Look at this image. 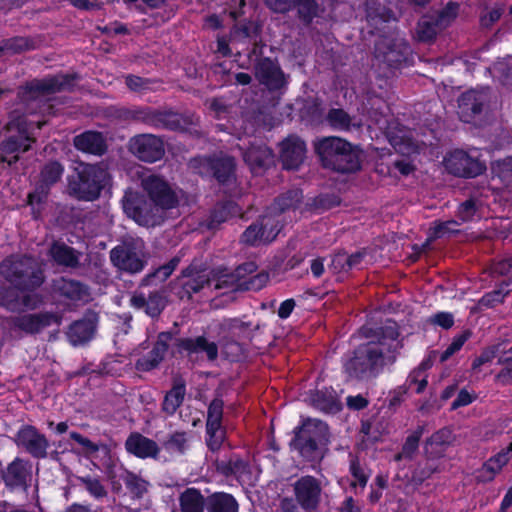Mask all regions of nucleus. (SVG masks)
<instances>
[{
	"label": "nucleus",
	"instance_id": "obj_1",
	"mask_svg": "<svg viewBox=\"0 0 512 512\" xmlns=\"http://www.w3.org/2000/svg\"><path fill=\"white\" fill-rule=\"evenodd\" d=\"M394 322L378 328L372 339L361 343L343 361L345 373L359 380H370L396 361L401 346Z\"/></svg>",
	"mask_w": 512,
	"mask_h": 512
},
{
	"label": "nucleus",
	"instance_id": "obj_2",
	"mask_svg": "<svg viewBox=\"0 0 512 512\" xmlns=\"http://www.w3.org/2000/svg\"><path fill=\"white\" fill-rule=\"evenodd\" d=\"M142 186L150 201L137 193L126 192L122 200L123 210L140 225H158L164 220L165 211L176 207L178 196L165 180L155 175L143 178Z\"/></svg>",
	"mask_w": 512,
	"mask_h": 512
},
{
	"label": "nucleus",
	"instance_id": "obj_3",
	"mask_svg": "<svg viewBox=\"0 0 512 512\" xmlns=\"http://www.w3.org/2000/svg\"><path fill=\"white\" fill-rule=\"evenodd\" d=\"M316 152L323 164L333 170L350 173L360 168V153L346 140L330 136L316 144Z\"/></svg>",
	"mask_w": 512,
	"mask_h": 512
},
{
	"label": "nucleus",
	"instance_id": "obj_4",
	"mask_svg": "<svg viewBox=\"0 0 512 512\" xmlns=\"http://www.w3.org/2000/svg\"><path fill=\"white\" fill-rule=\"evenodd\" d=\"M0 274L20 289H31L43 283L38 261L27 256H11L0 264Z\"/></svg>",
	"mask_w": 512,
	"mask_h": 512
},
{
	"label": "nucleus",
	"instance_id": "obj_5",
	"mask_svg": "<svg viewBox=\"0 0 512 512\" xmlns=\"http://www.w3.org/2000/svg\"><path fill=\"white\" fill-rule=\"evenodd\" d=\"M77 174L78 181L71 184V190L77 198L87 201L98 198L110 178L103 165L80 164Z\"/></svg>",
	"mask_w": 512,
	"mask_h": 512
},
{
	"label": "nucleus",
	"instance_id": "obj_6",
	"mask_svg": "<svg viewBox=\"0 0 512 512\" xmlns=\"http://www.w3.org/2000/svg\"><path fill=\"white\" fill-rule=\"evenodd\" d=\"M72 78L68 75H59L42 80H33L21 92V99L27 106L28 113H35L40 109L39 104L47 100V96L69 89Z\"/></svg>",
	"mask_w": 512,
	"mask_h": 512
},
{
	"label": "nucleus",
	"instance_id": "obj_7",
	"mask_svg": "<svg viewBox=\"0 0 512 512\" xmlns=\"http://www.w3.org/2000/svg\"><path fill=\"white\" fill-rule=\"evenodd\" d=\"M110 258L120 270L132 274L139 273L146 264L144 243L139 239L126 241L111 250Z\"/></svg>",
	"mask_w": 512,
	"mask_h": 512
},
{
	"label": "nucleus",
	"instance_id": "obj_8",
	"mask_svg": "<svg viewBox=\"0 0 512 512\" xmlns=\"http://www.w3.org/2000/svg\"><path fill=\"white\" fill-rule=\"evenodd\" d=\"M182 277L187 278V280L182 283V297L186 295L190 298L193 293H198L205 287L210 288L213 286L214 290L226 289L229 291H234L236 287L234 278L228 274L210 279L205 272H194L193 269L188 268L182 272Z\"/></svg>",
	"mask_w": 512,
	"mask_h": 512
},
{
	"label": "nucleus",
	"instance_id": "obj_9",
	"mask_svg": "<svg viewBox=\"0 0 512 512\" xmlns=\"http://www.w3.org/2000/svg\"><path fill=\"white\" fill-rule=\"evenodd\" d=\"M191 168L200 175H213L220 182L228 181L233 175L235 163L230 156L197 157L191 163Z\"/></svg>",
	"mask_w": 512,
	"mask_h": 512
},
{
	"label": "nucleus",
	"instance_id": "obj_10",
	"mask_svg": "<svg viewBox=\"0 0 512 512\" xmlns=\"http://www.w3.org/2000/svg\"><path fill=\"white\" fill-rule=\"evenodd\" d=\"M63 172L64 168L58 162H50L43 168L38 186L34 192L28 195V203L32 206V212L35 218L40 214V209L37 208V206L45 201L49 187L61 178Z\"/></svg>",
	"mask_w": 512,
	"mask_h": 512
},
{
	"label": "nucleus",
	"instance_id": "obj_11",
	"mask_svg": "<svg viewBox=\"0 0 512 512\" xmlns=\"http://www.w3.org/2000/svg\"><path fill=\"white\" fill-rule=\"evenodd\" d=\"M129 150L137 158L145 162H156L165 153L163 141L152 134H141L131 138Z\"/></svg>",
	"mask_w": 512,
	"mask_h": 512
},
{
	"label": "nucleus",
	"instance_id": "obj_12",
	"mask_svg": "<svg viewBox=\"0 0 512 512\" xmlns=\"http://www.w3.org/2000/svg\"><path fill=\"white\" fill-rule=\"evenodd\" d=\"M280 232L279 220L274 215L263 216L259 223L250 225L242 234V242L259 245L273 241Z\"/></svg>",
	"mask_w": 512,
	"mask_h": 512
},
{
	"label": "nucleus",
	"instance_id": "obj_13",
	"mask_svg": "<svg viewBox=\"0 0 512 512\" xmlns=\"http://www.w3.org/2000/svg\"><path fill=\"white\" fill-rule=\"evenodd\" d=\"M294 495L297 503L305 511H312L317 508L321 500L322 487L320 482L313 476H303L295 481L293 485Z\"/></svg>",
	"mask_w": 512,
	"mask_h": 512
},
{
	"label": "nucleus",
	"instance_id": "obj_14",
	"mask_svg": "<svg viewBox=\"0 0 512 512\" xmlns=\"http://www.w3.org/2000/svg\"><path fill=\"white\" fill-rule=\"evenodd\" d=\"M444 162L449 173L461 177H476L485 170L482 162L462 150L451 152Z\"/></svg>",
	"mask_w": 512,
	"mask_h": 512
},
{
	"label": "nucleus",
	"instance_id": "obj_15",
	"mask_svg": "<svg viewBox=\"0 0 512 512\" xmlns=\"http://www.w3.org/2000/svg\"><path fill=\"white\" fill-rule=\"evenodd\" d=\"M32 123H27L24 118L13 119L8 124V130H17V136L8 137L1 145L2 152L5 155L25 152L29 149L32 142Z\"/></svg>",
	"mask_w": 512,
	"mask_h": 512
},
{
	"label": "nucleus",
	"instance_id": "obj_16",
	"mask_svg": "<svg viewBox=\"0 0 512 512\" xmlns=\"http://www.w3.org/2000/svg\"><path fill=\"white\" fill-rule=\"evenodd\" d=\"M15 442L35 458H45L49 442L35 427L23 426L16 434Z\"/></svg>",
	"mask_w": 512,
	"mask_h": 512
},
{
	"label": "nucleus",
	"instance_id": "obj_17",
	"mask_svg": "<svg viewBox=\"0 0 512 512\" xmlns=\"http://www.w3.org/2000/svg\"><path fill=\"white\" fill-rule=\"evenodd\" d=\"M32 478V465L22 458H15L4 471L1 479L7 488L26 490Z\"/></svg>",
	"mask_w": 512,
	"mask_h": 512
},
{
	"label": "nucleus",
	"instance_id": "obj_18",
	"mask_svg": "<svg viewBox=\"0 0 512 512\" xmlns=\"http://www.w3.org/2000/svg\"><path fill=\"white\" fill-rule=\"evenodd\" d=\"M61 317L53 312H40L36 314L19 315L11 320L14 328L19 329L27 334L38 333L46 327L53 324L59 325Z\"/></svg>",
	"mask_w": 512,
	"mask_h": 512
},
{
	"label": "nucleus",
	"instance_id": "obj_19",
	"mask_svg": "<svg viewBox=\"0 0 512 512\" xmlns=\"http://www.w3.org/2000/svg\"><path fill=\"white\" fill-rule=\"evenodd\" d=\"M305 142L297 136H289L280 144V158L286 169H296L304 161Z\"/></svg>",
	"mask_w": 512,
	"mask_h": 512
},
{
	"label": "nucleus",
	"instance_id": "obj_20",
	"mask_svg": "<svg viewBox=\"0 0 512 512\" xmlns=\"http://www.w3.org/2000/svg\"><path fill=\"white\" fill-rule=\"evenodd\" d=\"M95 331L96 316L94 314H89L72 323L66 332V336L73 346H78L90 341L93 338Z\"/></svg>",
	"mask_w": 512,
	"mask_h": 512
},
{
	"label": "nucleus",
	"instance_id": "obj_21",
	"mask_svg": "<svg viewBox=\"0 0 512 512\" xmlns=\"http://www.w3.org/2000/svg\"><path fill=\"white\" fill-rule=\"evenodd\" d=\"M257 79L269 89H278L284 84V76L279 66L272 60H260L255 67Z\"/></svg>",
	"mask_w": 512,
	"mask_h": 512
},
{
	"label": "nucleus",
	"instance_id": "obj_22",
	"mask_svg": "<svg viewBox=\"0 0 512 512\" xmlns=\"http://www.w3.org/2000/svg\"><path fill=\"white\" fill-rule=\"evenodd\" d=\"M42 302L43 298L38 293H29L20 299L13 289L0 291V304L12 311L21 308L33 310L38 308Z\"/></svg>",
	"mask_w": 512,
	"mask_h": 512
},
{
	"label": "nucleus",
	"instance_id": "obj_23",
	"mask_svg": "<svg viewBox=\"0 0 512 512\" xmlns=\"http://www.w3.org/2000/svg\"><path fill=\"white\" fill-rule=\"evenodd\" d=\"M217 469L227 476L234 475L242 485H253L256 481L250 466L237 457L218 463Z\"/></svg>",
	"mask_w": 512,
	"mask_h": 512
},
{
	"label": "nucleus",
	"instance_id": "obj_24",
	"mask_svg": "<svg viewBox=\"0 0 512 512\" xmlns=\"http://www.w3.org/2000/svg\"><path fill=\"white\" fill-rule=\"evenodd\" d=\"M137 119L155 127H165L171 130L183 128V118L178 113L173 112H156V111H141L136 116Z\"/></svg>",
	"mask_w": 512,
	"mask_h": 512
},
{
	"label": "nucleus",
	"instance_id": "obj_25",
	"mask_svg": "<svg viewBox=\"0 0 512 512\" xmlns=\"http://www.w3.org/2000/svg\"><path fill=\"white\" fill-rule=\"evenodd\" d=\"M125 447L129 453L139 458H157L160 451L157 443L139 433L131 434L126 440Z\"/></svg>",
	"mask_w": 512,
	"mask_h": 512
},
{
	"label": "nucleus",
	"instance_id": "obj_26",
	"mask_svg": "<svg viewBox=\"0 0 512 512\" xmlns=\"http://www.w3.org/2000/svg\"><path fill=\"white\" fill-rule=\"evenodd\" d=\"M377 123L380 125L381 129L387 130L389 141L397 152L403 155H410L418 151L419 145L412 139L409 131L404 128L394 131L393 127L390 125L386 127L378 121Z\"/></svg>",
	"mask_w": 512,
	"mask_h": 512
},
{
	"label": "nucleus",
	"instance_id": "obj_27",
	"mask_svg": "<svg viewBox=\"0 0 512 512\" xmlns=\"http://www.w3.org/2000/svg\"><path fill=\"white\" fill-rule=\"evenodd\" d=\"M180 348L189 356L205 354L210 361H214L218 357V347L216 343L209 341L204 336L183 339L180 342Z\"/></svg>",
	"mask_w": 512,
	"mask_h": 512
},
{
	"label": "nucleus",
	"instance_id": "obj_28",
	"mask_svg": "<svg viewBox=\"0 0 512 512\" xmlns=\"http://www.w3.org/2000/svg\"><path fill=\"white\" fill-rule=\"evenodd\" d=\"M53 291L71 301H87L88 288L78 281L59 278L53 283Z\"/></svg>",
	"mask_w": 512,
	"mask_h": 512
},
{
	"label": "nucleus",
	"instance_id": "obj_29",
	"mask_svg": "<svg viewBox=\"0 0 512 512\" xmlns=\"http://www.w3.org/2000/svg\"><path fill=\"white\" fill-rule=\"evenodd\" d=\"M243 157L254 173L269 167L274 162L272 151L264 144H253L247 151H245Z\"/></svg>",
	"mask_w": 512,
	"mask_h": 512
},
{
	"label": "nucleus",
	"instance_id": "obj_30",
	"mask_svg": "<svg viewBox=\"0 0 512 512\" xmlns=\"http://www.w3.org/2000/svg\"><path fill=\"white\" fill-rule=\"evenodd\" d=\"M328 426L321 420L308 419L295 431V435L325 446L328 442Z\"/></svg>",
	"mask_w": 512,
	"mask_h": 512
},
{
	"label": "nucleus",
	"instance_id": "obj_31",
	"mask_svg": "<svg viewBox=\"0 0 512 512\" xmlns=\"http://www.w3.org/2000/svg\"><path fill=\"white\" fill-rule=\"evenodd\" d=\"M74 145L78 150L95 155H101L106 150V142L103 135L94 131H87L76 136Z\"/></svg>",
	"mask_w": 512,
	"mask_h": 512
},
{
	"label": "nucleus",
	"instance_id": "obj_32",
	"mask_svg": "<svg viewBox=\"0 0 512 512\" xmlns=\"http://www.w3.org/2000/svg\"><path fill=\"white\" fill-rule=\"evenodd\" d=\"M167 339V335L161 334L151 352L147 356L137 360L136 368L140 371H149L155 368L162 361L167 352Z\"/></svg>",
	"mask_w": 512,
	"mask_h": 512
},
{
	"label": "nucleus",
	"instance_id": "obj_33",
	"mask_svg": "<svg viewBox=\"0 0 512 512\" xmlns=\"http://www.w3.org/2000/svg\"><path fill=\"white\" fill-rule=\"evenodd\" d=\"M329 125L339 131L358 130L362 126L361 119L351 117L343 109H331L327 115Z\"/></svg>",
	"mask_w": 512,
	"mask_h": 512
},
{
	"label": "nucleus",
	"instance_id": "obj_34",
	"mask_svg": "<svg viewBox=\"0 0 512 512\" xmlns=\"http://www.w3.org/2000/svg\"><path fill=\"white\" fill-rule=\"evenodd\" d=\"M512 452V443L506 450H502L491 457L482 467L479 478L482 481H491L495 475L501 471L509 460V454Z\"/></svg>",
	"mask_w": 512,
	"mask_h": 512
},
{
	"label": "nucleus",
	"instance_id": "obj_35",
	"mask_svg": "<svg viewBox=\"0 0 512 512\" xmlns=\"http://www.w3.org/2000/svg\"><path fill=\"white\" fill-rule=\"evenodd\" d=\"M121 479L132 498H143L151 488V483L147 479L134 472L125 471Z\"/></svg>",
	"mask_w": 512,
	"mask_h": 512
},
{
	"label": "nucleus",
	"instance_id": "obj_36",
	"mask_svg": "<svg viewBox=\"0 0 512 512\" xmlns=\"http://www.w3.org/2000/svg\"><path fill=\"white\" fill-rule=\"evenodd\" d=\"M290 445L307 461H319L324 456L323 445L306 440L297 435H295Z\"/></svg>",
	"mask_w": 512,
	"mask_h": 512
},
{
	"label": "nucleus",
	"instance_id": "obj_37",
	"mask_svg": "<svg viewBox=\"0 0 512 512\" xmlns=\"http://www.w3.org/2000/svg\"><path fill=\"white\" fill-rule=\"evenodd\" d=\"M309 401L315 408L326 413L337 412L340 409L337 397L333 390H321L311 393Z\"/></svg>",
	"mask_w": 512,
	"mask_h": 512
},
{
	"label": "nucleus",
	"instance_id": "obj_38",
	"mask_svg": "<svg viewBox=\"0 0 512 512\" xmlns=\"http://www.w3.org/2000/svg\"><path fill=\"white\" fill-rule=\"evenodd\" d=\"M206 508L208 512H237L238 504L231 495L216 493L208 498Z\"/></svg>",
	"mask_w": 512,
	"mask_h": 512
},
{
	"label": "nucleus",
	"instance_id": "obj_39",
	"mask_svg": "<svg viewBox=\"0 0 512 512\" xmlns=\"http://www.w3.org/2000/svg\"><path fill=\"white\" fill-rule=\"evenodd\" d=\"M179 500L182 512H203L206 505L204 497L194 488L186 489Z\"/></svg>",
	"mask_w": 512,
	"mask_h": 512
},
{
	"label": "nucleus",
	"instance_id": "obj_40",
	"mask_svg": "<svg viewBox=\"0 0 512 512\" xmlns=\"http://www.w3.org/2000/svg\"><path fill=\"white\" fill-rule=\"evenodd\" d=\"M50 255L57 264L63 266L75 267L79 262L78 254L65 244L54 243L50 249Z\"/></svg>",
	"mask_w": 512,
	"mask_h": 512
},
{
	"label": "nucleus",
	"instance_id": "obj_41",
	"mask_svg": "<svg viewBox=\"0 0 512 512\" xmlns=\"http://www.w3.org/2000/svg\"><path fill=\"white\" fill-rule=\"evenodd\" d=\"M402 46H405L402 42L391 46L387 38L380 39L375 45L376 56L382 58L389 65H393L400 61L399 52Z\"/></svg>",
	"mask_w": 512,
	"mask_h": 512
},
{
	"label": "nucleus",
	"instance_id": "obj_42",
	"mask_svg": "<svg viewBox=\"0 0 512 512\" xmlns=\"http://www.w3.org/2000/svg\"><path fill=\"white\" fill-rule=\"evenodd\" d=\"M484 96L474 90L465 92L459 99V107L462 113L478 114L482 110Z\"/></svg>",
	"mask_w": 512,
	"mask_h": 512
},
{
	"label": "nucleus",
	"instance_id": "obj_43",
	"mask_svg": "<svg viewBox=\"0 0 512 512\" xmlns=\"http://www.w3.org/2000/svg\"><path fill=\"white\" fill-rule=\"evenodd\" d=\"M184 396L185 386L183 384L174 385L165 396L163 401V410L169 415L174 414L183 402Z\"/></svg>",
	"mask_w": 512,
	"mask_h": 512
},
{
	"label": "nucleus",
	"instance_id": "obj_44",
	"mask_svg": "<svg viewBox=\"0 0 512 512\" xmlns=\"http://www.w3.org/2000/svg\"><path fill=\"white\" fill-rule=\"evenodd\" d=\"M302 199V193L299 190H291L280 196L274 203L272 213H282L285 210L294 209Z\"/></svg>",
	"mask_w": 512,
	"mask_h": 512
},
{
	"label": "nucleus",
	"instance_id": "obj_45",
	"mask_svg": "<svg viewBox=\"0 0 512 512\" xmlns=\"http://www.w3.org/2000/svg\"><path fill=\"white\" fill-rule=\"evenodd\" d=\"M75 479L83 485L91 497L99 500L107 496V490L98 478L88 475L76 476Z\"/></svg>",
	"mask_w": 512,
	"mask_h": 512
},
{
	"label": "nucleus",
	"instance_id": "obj_46",
	"mask_svg": "<svg viewBox=\"0 0 512 512\" xmlns=\"http://www.w3.org/2000/svg\"><path fill=\"white\" fill-rule=\"evenodd\" d=\"M180 259L178 257L172 258L167 264L160 266L153 273L148 274L143 280V285H149L154 280L158 282L165 281L178 266Z\"/></svg>",
	"mask_w": 512,
	"mask_h": 512
},
{
	"label": "nucleus",
	"instance_id": "obj_47",
	"mask_svg": "<svg viewBox=\"0 0 512 512\" xmlns=\"http://www.w3.org/2000/svg\"><path fill=\"white\" fill-rule=\"evenodd\" d=\"M440 31V28L435 23L434 17H423L417 26V36L421 41L432 40Z\"/></svg>",
	"mask_w": 512,
	"mask_h": 512
},
{
	"label": "nucleus",
	"instance_id": "obj_48",
	"mask_svg": "<svg viewBox=\"0 0 512 512\" xmlns=\"http://www.w3.org/2000/svg\"><path fill=\"white\" fill-rule=\"evenodd\" d=\"M459 225L456 220L434 222V225L430 228L429 239L449 237L459 231L457 228Z\"/></svg>",
	"mask_w": 512,
	"mask_h": 512
},
{
	"label": "nucleus",
	"instance_id": "obj_49",
	"mask_svg": "<svg viewBox=\"0 0 512 512\" xmlns=\"http://www.w3.org/2000/svg\"><path fill=\"white\" fill-rule=\"evenodd\" d=\"M492 172L506 186L512 185V158L493 162Z\"/></svg>",
	"mask_w": 512,
	"mask_h": 512
},
{
	"label": "nucleus",
	"instance_id": "obj_50",
	"mask_svg": "<svg viewBox=\"0 0 512 512\" xmlns=\"http://www.w3.org/2000/svg\"><path fill=\"white\" fill-rule=\"evenodd\" d=\"M504 10V5L500 2H496L490 6L485 7L480 17V23L482 27H491L500 19Z\"/></svg>",
	"mask_w": 512,
	"mask_h": 512
},
{
	"label": "nucleus",
	"instance_id": "obj_51",
	"mask_svg": "<svg viewBox=\"0 0 512 512\" xmlns=\"http://www.w3.org/2000/svg\"><path fill=\"white\" fill-rule=\"evenodd\" d=\"M164 449L170 454H182L187 448V437L185 433L176 432L171 434L163 443Z\"/></svg>",
	"mask_w": 512,
	"mask_h": 512
},
{
	"label": "nucleus",
	"instance_id": "obj_52",
	"mask_svg": "<svg viewBox=\"0 0 512 512\" xmlns=\"http://www.w3.org/2000/svg\"><path fill=\"white\" fill-rule=\"evenodd\" d=\"M223 406L224 403L221 399H214L209 407L207 412V421L206 427H222V416H223Z\"/></svg>",
	"mask_w": 512,
	"mask_h": 512
},
{
	"label": "nucleus",
	"instance_id": "obj_53",
	"mask_svg": "<svg viewBox=\"0 0 512 512\" xmlns=\"http://www.w3.org/2000/svg\"><path fill=\"white\" fill-rule=\"evenodd\" d=\"M494 76L498 77L504 84L512 82V57L508 56L493 65Z\"/></svg>",
	"mask_w": 512,
	"mask_h": 512
},
{
	"label": "nucleus",
	"instance_id": "obj_54",
	"mask_svg": "<svg viewBox=\"0 0 512 512\" xmlns=\"http://www.w3.org/2000/svg\"><path fill=\"white\" fill-rule=\"evenodd\" d=\"M421 435L422 429H418L409 435L403 445L402 451L395 456V460L400 461L403 458H412L418 449V443Z\"/></svg>",
	"mask_w": 512,
	"mask_h": 512
},
{
	"label": "nucleus",
	"instance_id": "obj_55",
	"mask_svg": "<svg viewBox=\"0 0 512 512\" xmlns=\"http://www.w3.org/2000/svg\"><path fill=\"white\" fill-rule=\"evenodd\" d=\"M458 5L455 3H449L446 7H444L436 17L435 23L438 25L440 30L448 27L457 17L458 15Z\"/></svg>",
	"mask_w": 512,
	"mask_h": 512
},
{
	"label": "nucleus",
	"instance_id": "obj_56",
	"mask_svg": "<svg viewBox=\"0 0 512 512\" xmlns=\"http://www.w3.org/2000/svg\"><path fill=\"white\" fill-rule=\"evenodd\" d=\"M511 290L512 288H510V283H502L498 289L485 294L481 298L480 303L487 307L494 306L501 303Z\"/></svg>",
	"mask_w": 512,
	"mask_h": 512
},
{
	"label": "nucleus",
	"instance_id": "obj_57",
	"mask_svg": "<svg viewBox=\"0 0 512 512\" xmlns=\"http://www.w3.org/2000/svg\"><path fill=\"white\" fill-rule=\"evenodd\" d=\"M249 329V324L237 319L229 318L224 319L220 323V330L231 334L232 336L240 337L244 335Z\"/></svg>",
	"mask_w": 512,
	"mask_h": 512
},
{
	"label": "nucleus",
	"instance_id": "obj_58",
	"mask_svg": "<svg viewBox=\"0 0 512 512\" xmlns=\"http://www.w3.org/2000/svg\"><path fill=\"white\" fill-rule=\"evenodd\" d=\"M296 4L300 18L306 23L311 22L319 14V6L315 0H297Z\"/></svg>",
	"mask_w": 512,
	"mask_h": 512
},
{
	"label": "nucleus",
	"instance_id": "obj_59",
	"mask_svg": "<svg viewBox=\"0 0 512 512\" xmlns=\"http://www.w3.org/2000/svg\"><path fill=\"white\" fill-rule=\"evenodd\" d=\"M438 470V464L435 459H427L424 463L420 464L413 472L412 479L415 482L421 483L429 478L434 472Z\"/></svg>",
	"mask_w": 512,
	"mask_h": 512
},
{
	"label": "nucleus",
	"instance_id": "obj_60",
	"mask_svg": "<svg viewBox=\"0 0 512 512\" xmlns=\"http://www.w3.org/2000/svg\"><path fill=\"white\" fill-rule=\"evenodd\" d=\"M166 305L165 297L159 292H153L147 299L145 312L151 316H158Z\"/></svg>",
	"mask_w": 512,
	"mask_h": 512
},
{
	"label": "nucleus",
	"instance_id": "obj_61",
	"mask_svg": "<svg viewBox=\"0 0 512 512\" xmlns=\"http://www.w3.org/2000/svg\"><path fill=\"white\" fill-rule=\"evenodd\" d=\"M470 334L468 332H464L453 338L451 344L446 348L445 351L440 353L439 360L440 362L447 361L450 357H452L455 353L461 350L465 342L468 340Z\"/></svg>",
	"mask_w": 512,
	"mask_h": 512
},
{
	"label": "nucleus",
	"instance_id": "obj_62",
	"mask_svg": "<svg viewBox=\"0 0 512 512\" xmlns=\"http://www.w3.org/2000/svg\"><path fill=\"white\" fill-rule=\"evenodd\" d=\"M206 442L210 450H218L225 439V430L223 427H206Z\"/></svg>",
	"mask_w": 512,
	"mask_h": 512
},
{
	"label": "nucleus",
	"instance_id": "obj_63",
	"mask_svg": "<svg viewBox=\"0 0 512 512\" xmlns=\"http://www.w3.org/2000/svg\"><path fill=\"white\" fill-rule=\"evenodd\" d=\"M367 17L369 22H371L374 25H377L378 22H389L392 19L395 20L394 14L384 7L377 9H372L371 7H368Z\"/></svg>",
	"mask_w": 512,
	"mask_h": 512
},
{
	"label": "nucleus",
	"instance_id": "obj_64",
	"mask_svg": "<svg viewBox=\"0 0 512 512\" xmlns=\"http://www.w3.org/2000/svg\"><path fill=\"white\" fill-rule=\"evenodd\" d=\"M223 353L231 361L239 360L244 354L243 346L234 340H227L223 344Z\"/></svg>",
	"mask_w": 512,
	"mask_h": 512
}]
</instances>
